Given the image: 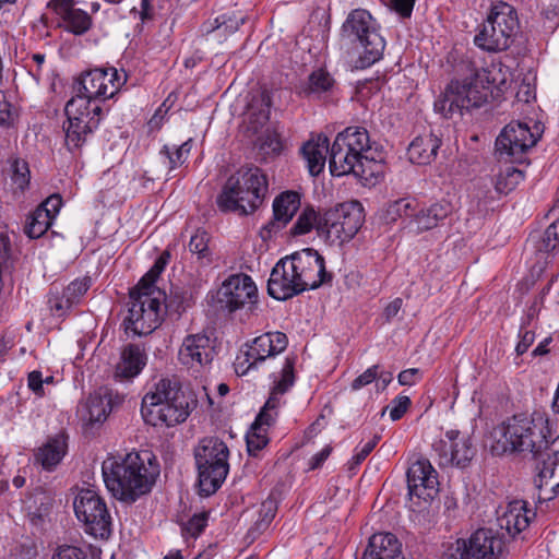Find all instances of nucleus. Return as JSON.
<instances>
[{
  "instance_id": "f257e3e1",
  "label": "nucleus",
  "mask_w": 559,
  "mask_h": 559,
  "mask_svg": "<svg viewBox=\"0 0 559 559\" xmlns=\"http://www.w3.org/2000/svg\"><path fill=\"white\" fill-rule=\"evenodd\" d=\"M104 481L112 497L133 503L148 493L159 475L155 457L130 452L124 456H109L102 466Z\"/></svg>"
},
{
  "instance_id": "f03ea898",
  "label": "nucleus",
  "mask_w": 559,
  "mask_h": 559,
  "mask_svg": "<svg viewBox=\"0 0 559 559\" xmlns=\"http://www.w3.org/2000/svg\"><path fill=\"white\" fill-rule=\"evenodd\" d=\"M370 151L369 133L365 128H346L336 135L330 148L329 167L332 176L353 174L368 181L379 168Z\"/></svg>"
},
{
  "instance_id": "7ed1b4c3",
  "label": "nucleus",
  "mask_w": 559,
  "mask_h": 559,
  "mask_svg": "<svg viewBox=\"0 0 559 559\" xmlns=\"http://www.w3.org/2000/svg\"><path fill=\"white\" fill-rule=\"evenodd\" d=\"M162 272L153 265L130 290L128 316L123 320L127 333L147 335L160 324L163 292L155 286V282Z\"/></svg>"
},
{
  "instance_id": "20e7f679",
  "label": "nucleus",
  "mask_w": 559,
  "mask_h": 559,
  "mask_svg": "<svg viewBox=\"0 0 559 559\" xmlns=\"http://www.w3.org/2000/svg\"><path fill=\"white\" fill-rule=\"evenodd\" d=\"M144 421L151 426L174 427L190 414V397L176 379H162L144 395L141 405Z\"/></svg>"
},
{
  "instance_id": "39448f33",
  "label": "nucleus",
  "mask_w": 559,
  "mask_h": 559,
  "mask_svg": "<svg viewBox=\"0 0 559 559\" xmlns=\"http://www.w3.org/2000/svg\"><path fill=\"white\" fill-rule=\"evenodd\" d=\"M269 183L266 176L258 167L231 175L217 195L216 204L222 212L239 215L252 214L263 203Z\"/></svg>"
},
{
  "instance_id": "423d86ee",
  "label": "nucleus",
  "mask_w": 559,
  "mask_h": 559,
  "mask_svg": "<svg viewBox=\"0 0 559 559\" xmlns=\"http://www.w3.org/2000/svg\"><path fill=\"white\" fill-rule=\"evenodd\" d=\"M492 84L490 73L485 69L476 70L464 83L452 81L436 99L435 111L449 119L454 114L462 115L463 109L480 107L492 96Z\"/></svg>"
},
{
  "instance_id": "0eeeda50",
  "label": "nucleus",
  "mask_w": 559,
  "mask_h": 559,
  "mask_svg": "<svg viewBox=\"0 0 559 559\" xmlns=\"http://www.w3.org/2000/svg\"><path fill=\"white\" fill-rule=\"evenodd\" d=\"M342 37L358 52L355 67L366 69L381 59L385 41L378 33L371 14L364 9L353 10L342 25Z\"/></svg>"
},
{
  "instance_id": "6e6552de",
  "label": "nucleus",
  "mask_w": 559,
  "mask_h": 559,
  "mask_svg": "<svg viewBox=\"0 0 559 559\" xmlns=\"http://www.w3.org/2000/svg\"><path fill=\"white\" fill-rule=\"evenodd\" d=\"M229 449L217 437L203 438L194 449L200 493L209 497L215 493L229 472Z\"/></svg>"
},
{
  "instance_id": "1a4fd4ad",
  "label": "nucleus",
  "mask_w": 559,
  "mask_h": 559,
  "mask_svg": "<svg viewBox=\"0 0 559 559\" xmlns=\"http://www.w3.org/2000/svg\"><path fill=\"white\" fill-rule=\"evenodd\" d=\"M515 9L506 2H496L474 37V44L488 52L507 50L519 29Z\"/></svg>"
},
{
  "instance_id": "9d476101",
  "label": "nucleus",
  "mask_w": 559,
  "mask_h": 559,
  "mask_svg": "<svg viewBox=\"0 0 559 559\" xmlns=\"http://www.w3.org/2000/svg\"><path fill=\"white\" fill-rule=\"evenodd\" d=\"M362 221V209L358 202L337 204L320 217L318 235L330 245H342L357 234Z\"/></svg>"
},
{
  "instance_id": "9b49d317",
  "label": "nucleus",
  "mask_w": 559,
  "mask_h": 559,
  "mask_svg": "<svg viewBox=\"0 0 559 559\" xmlns=\"http://www.w3.org/2000/svg\"><path fill=\"white\" fill-rule=\"evenodd\" d=\"M506 544L498 532L479 528L468 538H459L445 546L440 559H500Z\"/></svg>"
},
{
  "instance_id": "f8f14e48",
  "label": "nucleus",
  "mask_w": 559,
  "mask_h": 559,
  "mask_svg": "<svg viewBox=\"0 0 559 559\" xmlns=\"http://www.w3.org/2000/svg\"><path fill=\"white\" fill-rule=\"evenodd\" d=\"M126 72L114 67L96 68L83 72L74 82L73 97L84 98L88 102L106 100L114 97L126 84Z\"/></svg>"
},
{
  "instance_id": "ddd939ff",
  "label": "nucleus",
  "mask_w": 559,
  "mask_h": 559,
  "mask_svg": "<svg viewBox=\"0 0 559 559\" xmlns=\"http://www.w3.org/2000/svg\"><path fill=\"white\" fill-rule=\"evenodd\" d=\"M76 518L84 523L85 532L94 537L108 538L111 516L104 499L94 489H82L74 499Z\"/></svg>"
},
{
  "instance_id": "4468645a",
  "label": "nucleus",
  "mask_w": 559,
  "mask_h": 559,
  "mask_svg": "<svg viewBox=\"0 0 559 559\" xmlns=\"http://www.w3.org/2000/svg\"><path fill=\"white\" fill-rule=\"evenodd\" d=\"M532 132L526 123L512 121L507 124L496 140V152L500 158L510 163H523L525 153L540 136L539 127Z\"/></svg>"
},
{
  "instance_id": "2eb2a0df",
  "label": "nucleus",
  "mask_w": 559,
  "mask_h": 559,
  "mask_svg": "<svg viewBox=\"0 0 559 559\" xmlns=\"http://www.w3.org/2000/svg\"><path fill=\"white\" fill-rule=\"evenodd\" d=\"M64 112L68 126L66 131V144L70 151L81 147L86 136L98 127L97 118L90 117L88 102L84 98L72 97L66 104Z\"/></svg>"
},
{
  "instance_id": "dca6fc26",
  "label": "nucleus",
  "mask_w": 559,
  "mask_h": 559,
  "mask_svg": "<svg viewBox=\"0 0 559 559\" xmlns=\"http://www.w3.org/2000/svg\"><path fill=\"white\" fill-rule=\"evenodd\" d=\"M432 448L438 454L440 466L466 467L476 453L469 436L459 430H448L445 439L435 442Z\"/></svg>"
},
{
  "instance_id": "f3484780",
  "label": "nucleus",
  "mask_w": 559,
  "mask_h": 559,
  "mask_svg": "<svg viewBox=\"0 0 559 559\" xmlns=\"http://www.w3.org/2000/svg\"><path fill=\"white\" fill-rule=\"evenodd\" d=\"M288 338L285 333L275 331L267 332L252 341L248 349L243 353V360L238 359L236 364V372L245 374L250 369L257 368L267 358L274 357L284 352L287 347Z\"/></svg>"
},
{
  "instance_id": "a211bd4d",
  "label": "nucleus",
  "mask_w": 559,
  "mask_h": 559,
  "mask_svg": "<svg viewBox=\"0 0 559 559\" xmlns=\"http://www.w3.org/2000/svg\"><path fill=\"white\" fill-rule=\"evenodd\" d=\"M258 288L252 278L246 274L231 275L218 290V302L222 308L234 312L250 305V310L257 307Z\"/></svg>"
},
{
  "instance_id": "6ab92c4d",
  "label": "nucleus",
  "mask_w": 559,
  "mask_h": 559,
  "mask_svg": "<svg viewBox=\"0 0 559 559\" xmlns=\"http://www.w3.org/2000/svg\"><path fill=\"white\" fill-rule=\"evenodd\" d=\"M305 290H313L331 281L325 270L324 258L312 248H306L289 255Z\"/></svg>"
},
{
  "instance_id": "aec40b11",
  "label": "nucleus",
  "mask_w": 559,
  "mask_h": 559,
  "mask_svg": "<svg viewBox=\"0 0 559 559\" xmlns=\"http://www.w3.org/2000/svg\"><path fill=\"white\" fill-rule=\"evenodd\" d=\"M290 257L282 258L272 269L267 281V294L276 300L290 299L302 292L305 286L298 280Z\"/></svg>"
},
{
  "instance_id": "412c9836",
  "label": "nucleus",
  "mask_w": 559,
  "mask_h": 559,
  "mask_svg": "<svg viewBox=\"0 0 559 559\" xmlns=\"http://www.w3.org/2000/svg\"><path fill=\"white\" fill-rule=\"evenodd\" d=\"M453 211V204L445 199L423 204L419 209L415 207L404 228L414 235L429 231L441 226Z\"/></svg>"
},
{
  "instance_id": "4be33fe9",
  "label": "nucleus",
  "mask_w": 559,
  "mask_h": 559,
  "mask_svg": "<svg viewBox=\"0 0 559 559\" xmlns=\"http://www.w3.org/2000/svg\"><path fill=\"white\" fill-rule=\"evenodd\" d=\"M407 488L411 499L428 501L438 493L437 472L427 459L414 462L407 469Z\"/></svg>"
},
{
  "instance_id": "5701e85b",
  "label": "nucleus",
  "mask_w": 559,
  "mask_h": 559,
  "mask_svg": "<svg viewBox=\"0 0 559 559\" xmlns=\"http://www.w3.org/2000/svg\"><path fill=\"white\" fill-rule=\"evenodd\" d=\"M300 207V195L295 191H285L277 195L273 201V219L264 225L260 230L263 240L271 239L284 228L297 213Z\"/></svg>"
},
{
  "instance_id": "b1692460",
  "label": "nucleus",
  "mask_w": 559,
  "mask_h": 559,
  "mask_svg": "<svg viewBox=\"0 0 559 559\" xmlns=\"http://www.w3.org/2000/svg\"><path fill=\"white\" fill-rule=\"evenodd\" d=\"M215 350L213 341L204 333L190 334L183 338L178 353L179 361L187 367L212 362Z\"/></svg>"
},
{
  "instance_id": "393cba45",
  "label": "nucleus",
  "mask_w": 559,
  "mask_h": 559,
  "mask_svg": "<svg viewBox=\"0 0 559 559\" xmlns=\"http://www.w3.org/2000/svg\"><path fill=\"white\" fill-rule=\"evenodd\" d=\"M90 287L91 278L83 277L74 280L61 292L57 288L51 289L47 300L49 309L56 317H66L74 306L80 304Z\"/></svg>"
},
{
  "instance_id": "a878e982",
  "label": "nucleus",
  "mask_w": 559,
  "mask_h": 559,
  "mask_svg": "<svg viewBox=\"0 0 559 559\" xmlns=\"http://www.w3.org/2000/svg\"><path fill=\"white\" fill-rule=\"evenodd\" d=\"M147 364V354L140 344H127L120 350L115 366L114 378L118 381H130L138 377Z\"/></svg>"
},
{
  "instance_id": "bb28decb",
  "label": "nucleus",
  "mask_w": 559,
  "mask_h": 559,
  "mask_svg": "<svg viewBox=\"0 0 559 559\" xmlns=\"http://www.w3.org/2000/svg\"><path fill=\"white\" fill-rule=\"evenodd\" d=\"M535 516L536 512L528 509V502L518 499L508 503L506 511L498 518V523L510 536L515 537L528 527Z\"/></svg>"
},
{
  "instance_id": "cd10ccee",
  "label": "nucleus",
  "mask_w": 559,
  "mask_h": 559,
  "mask_svg": "<svg viewBox=\"0 0 559 559\" xmlns=\"http://www.w3.org/2000/svg\"><path fill=\"white\" fill-rule=\"evenodd\" d=\"M69 436L60 431L48 437L47 441L35 452V462L45 471L51 472L60 464L68 452Z\"/></svg>"
},
{
  "instance_id": "c85d7f7f",
  "label": "nucleus",
  "mask_w": 559,
  "mask_h": 559,
  "mask_svg": "<svg viewBox=\"0 0 559 559\" xmlns=\"http://www.w3.org/2000/svg\"><path fill=\"white\" fill-rule=\"evenodd\" d=\"M402 545L392 533H377L369 538L362 559H405Z\"/></svg>"
},
{
  "instance_id": "c756f323",
  "label": "nucleus",
  "mask_w": 559,
  "mask_h": 559,
  "mask_svg": "<svg viewBox=\"0 0 559 559\" xmlns=\"http://www.w3.org/2000/svg\"><path fill=\"white\" fill-rule=\"evenodd\" d=\"M440 146L441 139L436 134L418 135L408 145V159L413 164L429 165L435 160Z\"/></svg>"
},
{
  "instance_id": "7c9ffc66",
  "label": "nucleus",
  "mask_w": 559,
  "mask_h": 559,
  "mask_svg": "<svg viewBox=\"0 0 559 559\" xmlns=\"http://www.w3.org/2000/svg\"><path fill=\"white\" fill-rule=\"evenodd\" d=\"M328 152H330L329 140L323 135L312 138L302 145L301 154L307 162V167L311 176H318L322 173Z\"/></svg>"
},
{
  "instance_id": "2f4dec72",
  "label": "nucleus",
  "mask_w": 559,
  "mask_h": 559,
  "mask_svg": "<svg viewBox=\"0 0 559 559\" xmlns=\"http://www.w3.org/2000/svg\"><path fill=\"white\" fill-rule=\"evenodd\" d=\"M335 88L336 81L333 75L326 69L318 68L308 75L301 93L307 97L322 98L332 95Z\"/></svg>"
},
{
  "instance_id": "473e14b6",
  "label": "nucleus",
  "mask_w": 559,
  "mask_h": 559,
  "mask_svg": "<svg viewBox=\"0 0 559 559\" xmlns=\"http://www.w3.org/2000/svg\"><path fill=\"white\" fill-rule=\"evenodd\" d=\"M272 106L271 93L267 90H261L254 95L248 105L249 119L252 129L255 131L263 127L270 119Z\"/></svg>"
},
{
  "instance_id": "72a5a7b5",
  "label": "nucleus",
  "mask_w": 559,
  "mask_h": 559,
  "mask_svg": "<svg viewBox=\"0 0 559 559\" xmlns=\"http://www.w3.org/2000/svg\"><path fill=\"white\" fill-rule=\"evenodd\" d=\"M192 305V294L190 290L181 287H173L169 296L163 293L160 297V318L164 312L174 313L180 317Z\"/></svg>"
},
{
  "instance_id": "f704fd0d",
  "label": "nucleus",
  "mask_w": 559,
  "mask_h": 559,
  "mask_svg": "<svg viewBox=\"0 0 559 559\" xmlns=\"http://www.w3.org/2000/svg\"><path fill=\"white\" fill-rule=\"evenodd\" d=\"M55 12L62 17L66 28L74 35H83L92 26V17L81 9L69 7Z\"/></svg>"
},
{
  "instance_id": "c9c22d12",
  "label": "nucleus",
  "mask_w": 559,
  "mask_h": 559,
  "mask_svg": "<svg viewBox=\"0 0 559 559\" xmlns=\"http://www.w3.org/2000/svg\"><path fill=\"white\" fill-rule=\"evenodd\" d=\"M294 360L286 358L282 368V378L276 382L273 392L263 406L266 411H274L280 401L277 394H284L294 384Z\"/></svg>"
},
{
  "instance_id": "e433bc0d",
  "label": "nucleus",
  "mask_w": 559,
  "mask_h": 559,
  "mask_svg": "<svg viewBox=\"0 0 559 559\" xmlns=\"http://www.w3.org/2000/svg\"><path fill=\"white\" fill-rule=\"evenodd\" d=\"M524 173L514 166L506 165L496 175L495 189L499 194H508L523 181Z\"/></svg>"
},
{
  "instance_id": "4c0bfd02",
  "label": "nucleus",
  "mask_w": 559,
  "mask_h": 559,
  "mask_svg": "<svg viewBox=\"0 0 559 559\" xmlns=\"http://www.w3.org/2000/svg\"><path fill=\"white\" fill-rule=\"evenodd\" d=\"M87 419L91 424H100L111 412V397L109 394H94L87 400Z\"/></svg>"
},
{
  "instance_id": "58836bf2",
  "label": "nucleus",
  "mask_w": 559,
  "mask_h": 559,
  "mask_svg": "<svg viewBox=\"0 0 559 559\" xmlns=\"http://www.w3.org/2000/svg\"><path fill=\"white\" fill-rule=\"evenodd\" d=\"M52 222L48 212L36 207L27 217L24 231L29 238L37 239L48 230Z\"/></svg>"
},
{
  "instance_id": "ea45409f",
  "label": "nucleus",
  "mask_w": 559,
  "mask_h": 559,
  "mask_svg": "<svg viewBox=\"0 0 559 559\" xmlns=\"http://www.w3.org/2000/svg\"><path fill=\"white\" fill-rule=\"evenodd\" d=\"M321 216L312 207L304 209L290 228V234L293 236H300L309 233L312 228H316L318 231V223Z\"/></svg>"
},
{
  "instance_id": "a19ab883",
  "label": "nucleus",
  "mask_w": 559,
  "mask_h": 559,
  "mask_svg": "<svg viewBox=\"0 0 559 559\" xmlns=\"http://www.w3.org/2000/svg\"><path fill=\"white\" fill-rule=\"evenodd\" d=\"M536 248L544 252H554L559 248V218L546 228Z\"/></svg>"
},
{
  "instance_id": "79ce46f5",
  "label": "nucleus",
  "mask_w": 559,
  "mask_h": 559,
  "mask_svg": "<svg viewBox=\"0 0 559 559\" xmlns=\"http://www.w3.org/2000/svg\"><path fill=\"white\" fill-rule=\"evenodd\" d=\"M416 203L408 198L399 199L389 204L386 209V218L391 222L400 217H407L411 219L412 213L415 211Z\"/></svg>"
},
{
  "instance_id": "37998d69",
  "label": "nucleus",
  "mask_w": 559,
  "mask_h": 559,
  "mask_svg": "<svg viewBox=\"0 0 559 559\" xmlns=\"http://www.w3.org/2000/svg\"><path fill=\"white\" fill-rule=\"evenodd\" d=\"M247 450L249 455L257 456L258 453L269 443L265 428L253 429V425L246 436Z\"/></svg>"
},
{
  "instance_id": "c03bdc74",
  "label": "nucleus",
  "mask_w": 559,
  "mask_h": 559,
  "mask_svg": "<svg viewBox=\"0 0 559 559\" xmlns=\"http://www.w3.org/2000/svg\"><path fill=\"white\" fill-rule=\"evenodd\" d=\"M246 22V17L243 15H235V14H222L215 17V26L214 27H221V37L227 36L230 34H234L237 32Z\"/></svg>"
},
{
  "instance_id": "a18cd8bd",
  "label": "nucleus",
  "mask_w": 559,
  "mask_h": 559,
  "mask_svg": "<svg viewBox=\"0 0 559 559\" xmlns=\"http://www.w3.org/2000/svg\"><path fill=\"white\" fill-rule=\"evenodd\" d=\"M210 235L204 229H197L189 241V250L199 258H207L210 255L209 248Z\"/></svg>"
},
{
  "instance_id": "49530a36",
  "label": "nucleus",
  "mask_w": 559,
  "mask_h": 559,
  "mask_svg": "<svg viewBox=\"0 0 559 559\" xmlns=\"http://www.w3.org/2000/svg\"><path fill=\"white\" fill-rule=\"evenodd\" d=\"M15 117L11 103L7 99L4 92L0 90V126L7 129L13 127Z\"/></svg>"
},
{
  "instance_id": "de8ad7c7",
  "label": "nucleus",
  "mask_w": 559,
  "mask_h": 559,
  "mask_svg": "<svg viewBox=\"0 0 559 559\" xmlns=\"http://www.w3.org/2000/svg\"><path fill=\"white\" fill-rule=\"evenodd\" d=\"M381 436L376 433L370 441L365 443L349 461V468L360 465L366 457L372 452L380 440Z\"/></svg>"
},
{
  "instance_id": "09e8293b",
  "label": "nucleus",
  "mask_w": 559,
  "mask_h": 559,
  "mask_svg": "<svg viewBox=\"0 0 559 559\" xmlns=\"http://www.w3.org/2000/svg\"><path fill=\"white\" fill-rule=\"evenodd\" d=\"M52 559H88V556L82 548L63 545L58 547ZM91 559H94V557H91Z\"/></svg>"
},
{
  "instance_id": "8fccbe9b",
  "label": "nucleus",
  "mask_w": 559,
  "mask_h": 559,
  "mask_svg": "<svg viewBox=\"0 0 559 559\" xmlns=\"http://www.w3.org/2000/svg\"><path fill=\"white\" fill-rule=\"evenodd\" d=\"M29 170L25 162L16 160L13 164V182L21 189L24 190L29 182Z\"/></svg>"
},
{
  "instance_id": "3c124183",
  "label": "nucleus",
  "mask_w": 559,
  "mask_h": 559,
  "mask_svg": "<svg viewBox=\"0 0 559 559\" xmlns=\"http://www.w3.org/2000/svg\"><path fill=\"white\" fill-rule=\"evenodd\" d=\"M411 405L408 396L399 395L391 402L390 417L393 421L401 419Z\"/></svg>"
},
{
  "instance_id": "603ef678",
  "label": "nucleus",
  "mask_w": 559,
  "mask_h": 559,
  "mask_svg": "<svg viewBox=\"0 0 559 559\" xmlns=\"http://www.w3.org/2000/svg\"><path fill=\"white\" fill-rule=\"evenodd\" d=\"M378 365H373L369 367L365 372H362L360 376L355 378L352 382V389L354 391L360 390L361 388L370 384L373 382L378 377Z\"/></svg>"
},
{
  "instance_id": "864d4df0",
  "label": "nucleus",
  "mask_w": 559,
  "mask_h": 559,
  "mask_svg": "<svg viewBox=\"0 0 559 559\" xmlns=\"http://www.w3.org/2000/svg\"><path fill=\"white\" fill-rule=\"evenodd\" d=\"M207 515L205 513L194 514L185 525V530L193 537L199 536L206 526Z\"/></svg>"
},
{
  "instance_id": "5fc2aeb1",
  "label": "nucleus",
  "mask_w": 559,
  "mask_h": 559,
  "mask_svg": "<svg viewBox=\"0 0 559 559\" xmlns=\"http://www.w3.org/2000/svg\"><path fill=\"white\" fill-rule=\"evenodd\" d=\"M520 341L516 344L515 352L519 356L523 355L527 352L531 345L535 341V332L533 329H522L520 328Z\"/></svg>"
},
{
  "instance_id": "6e6d98bb",
  "label": "nucleus",
  "mask_w": 559,
  "mask_h": 559,
  "mask_svg": "<svg viewBox=\"0 0 559 559\" xmlns=\"http://www.w3.org/2000/svg\"><path fill=\"white\" fill-rule=\"evenodd\" d=\"M160 154L165 155V157L168 159L170 170L175 169L179 165H182L187 159V156H185L179 147H175L174 151H171L168 145H164L160 150Z\"/></svg>"
},
{
  "instance_id": "4d7b16f0",
  "label": "nucleus",
  "mask_w": 559,
  "mask_h": 559,
  "mask_svg": "<svg viewBox=\"0 0 559 559\" xmlns=\"http://www.w3.org/2000/svg\"><path fill=\"white\" fill-rule=\"evenodd\" d=\"M62 205V198L60 194H51L48 197L43 203H40L37 207L43 211L48 212L50 214L51 219L53 221L56 215L59 213L60 207Z\"/></svg>"
},
{
  "instance_id": "13d9d810",
  "label": "nucleus",
  "mask_w": 559,
  "mask_h": 559,
  "mask_svg": "<svg viewBox=\"0 0 559 559\" xmlns=\"http://www.w3.org/2000/svg\"><path fill=\"white\" fill-rule=\"evenodd\" d=\"M391 8L403 19L412 15L416 0H389Z\"/></svg>"
},
{
  "instance_id": "bf43d9fd",
  "label": "nucleus",
  "mask_w": 559,
  "mask_h": 559,
  "mask_svg": "<svg viewBox=\"0 0 559 559\" xmlns=\"http://www.w3.org/2000/svg\"><path fill=\"white\" fill-rule=\"evenodd\" d=\"M28 388L38 396H43L44 393V379L40 371L34 370L29 372L28 378Z\"/></svg>"
},
{
  "instance_id": "052dcab7",
  "label": "nucleus",
  "mask_w": 559,
  "mask_h": 559,
  "mask_svg": "<svg viewBox=\"0 0 559 559\" xmlns=\"http://www.w3.org/2000/svg\"><path fill=\"white\" fill-rule=\"evenodd\" d=\"M419 376L420 370L418 368H411L401 371L397 376V380L401 385H413L416 383Z\"/></svg>"
},
{
  "instance_id": "680f3d73",
  "label": "nucleus",
  "mask_w": 559,
  "mask_h": 559,
  "mask_svg": "<svg viewBox=\"0 0 559 559\" xmlns=\"http://www.w3.org/2000/svg\"><path fill=\"white\" fill-rule=\"evenodd\" d=\"M538 311H539V308H538L537 302L535 301V302H533L532 306L528 307V309L522 320L521 328L522 329H534L535 321L538 316Z\"/></svg>"
},
{
  "instance_id": "e2e57ef3",
  "label": "nucleus",
  "mask_w": 559,
  "mask_h": 559,
  "mask_svg": "<svg viewBox=\"0 0 559 559\" xmlns=\"http://www.w3.org/2000/svg\"><path fill=\"white\" fill-rule=\"evenodd\" d=\"M276 506L273 500H265L261 504V509L259 511V516L264 521L271 523L275 516Z\"/></svg>"
},
{
  "instance_id": "0e129e2a",
  "label": "nucleus",
  "mask_w": 559,
  "mask_h": 559,
  "mask_svg": "<svg viewBox=\"0 0 559 559\" xmlns=\"http://www.w3.org/2000/svg\"><path fill=\"white\" fill-rule=\"evenodd\" d=\"M403 305V300L401 298H395L392 300L384 309L383 317L385 322H391L400 312Z\"/></svg>"
},
{
  "instance_id": "69168bd1",
  "label": "nucleus",
  "mask_w": 559,
  "mask_h": 559,
  "mask_svg": "<svg viewBox=\"0 0 559 559\" xmlns=\"http://www.w3.org/2000/svg\"><path fill=\"white\" fill-rule=\"evenodd\" d=\"M274 421V416L271 411H266V408H262L257 416L253 425V429L264 428V426L269 427Z\"/></svg>"
},
{
  "instance_id": "338daca9",
  "label": "nucleus",
  "mask_w": 559,
  "mask_h": 559,
  "mask_svg": "<svg viewBox=\"0 0 559 559\" xmlns=\"http://www.w3.org/2000/svg\"><path fill=\"white\" fill-rule=\"evenodd\" d=\"M332 448L330 445H326L320 452L314 454L310 460V468L316 469L320 467L323 464V462L329 457Z\"/></svg>"
},
{
  "instance_id": "774afa93",
  "label": "nucleus",
  "mask_w": 559,
  "mask_h": 559,
  "mask_svg": "<svg viewBox=\"0 0 559 559\" xmlns=\"http://www.w3.org/2000/svg\"><path fill=\"white\" fill-rule=\"evenodd\" d=\"M48 515L47 508L44 510L38 509L37 511L31 512L28 514L31 523L36 527H41L46 521V518Z\"/></svg>"
}]
</instances>
